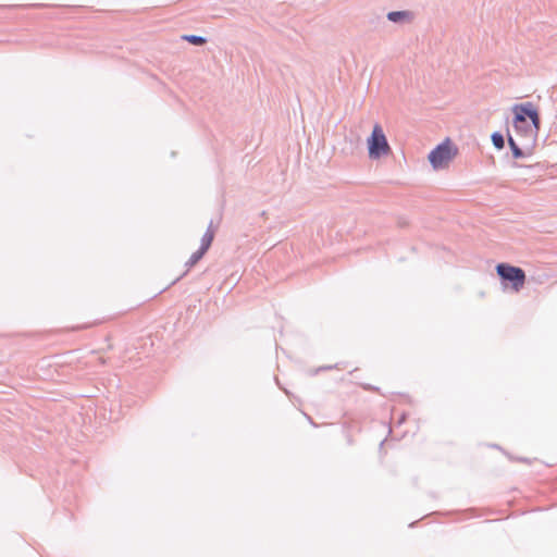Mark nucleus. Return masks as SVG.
<instances>
[{
	"label": "nucleus",
	"mask_w": 557,
	"mask_h": 557,
	"mask_svg": "<svg viewBox=\"0 0 557 557\" xmlns=\"http://www.w3.org/2000/svg\"><path fill=\"white\" fill-rule=\"evenodd\" d=\"M185 40L193 45L201 46L206 42V39L203 37H199L196 35H186L183 37Z\"/></svg>",
	"instance_id": "nucleus-6"
},
{
	"label": "nucleus",
	"mask_w": 557,
	"mask_h": 557,
	"mask_svg": "<svg viewBox=\"0 0 557 557\" xmlns=\"http://www.w3.org/2000/svg\"><path fill=\"white\" fill-rule=\"evenodd\" d=\"M213 238H214V232L211 228L207 230V232L203 234V236L201 238L200 248L196 252H194L190 256V258L188 259V261L186 262L187 271L190 270L193 267H195L198 263V261L205 256V253L210 248V246L213 242Z\"/></svg>",
	"instance_id": "nucleus-5"
},
{
	"label": "nucleus",
	"mask_w": 557,
	"mask_h": 557,
	"mask_svg": "<svg viewBox=\"0 0 557 557\" xmlns=\"http://www.w3.org/2000/svg\"><path fill=\"white\" fill-rule=\"evenodd\" d=\"M368 152L370 159H380L383 156H387L391 152L385 133L380 124H374L373 129L369 138L367 139Z\"/></svg>",
	"instance_id": "nucleus-3"
},
{
	"label": "nucleus",
	"mask_w": 557,
	"mask_h": 557,
	"mask_svg": "<svg viewBox=\"0 0 557 557\" xmlns=\"http://www.w3.org/2000/svg\"><path fill=\"white\" fill-rule=\"evenodd\" d=\"M405 14V12H391L388 18L393 22H398Z\"/></svg>",
	"instance_id": "nucleus-9"
},
{
	"label": "nucleus",
	"mask_w": 557,
	"mask_h": 557,
	"mask_svg": "<svg viewBox=\"0 0 557 557\" xmlns=\"http://www.w3.org/2000/svg\"><path fill=\"white\" fill-rule=\"evenodd\" d=\"M508 143H509V146H510V148H511V150H512L513 156H515L516 158H520V157H522V151H521V149L518 147V145L516 144V141L513 140V138H512V137H510V136H509V138H508Z\"/></svg>",
	"instance_id": "nucleus-8"
},
{
	"label": "nucleus",
	"mask_w": 557,
	"mask_h": 557,
	"mask_svg": "<svg viewBox=\"0 0 557 557\" xmlns=\"http://www.w3.org/2000/svg\"><path fill=\"white\" fill-rule=\"evenodd\" d=\"M496 272L503 281L511 283V289L518 293L525 283V272L518 267L508 263H499L496 265Z\"/></svg>",
	"instance_id": "nucleus-4"
},
{
	"label": "nucleus",
	"mask_w": 557,
	"mask_h": 557,
	"mask_svg": "<svg viewBox=\"0 0 557 557\" xmlns=\"http://www.w3.org/2000/svg\"><path fill=\"white\" fill-rule=\"evenodd\" d=\"M492 141L497 149L504 148V145H505L504 138H503V135H500L499 133H494L492 135Z\"/></svg>",
	"instance_id": "nucleus-7"
},
{
	"label": "nucleus",
	"mask_w": 557,
	"mask_h": 557,
	"mask_svg": "<svg viewBox=\"0 0 557 557\" xmlns=\"http://www.w3.org/2000/svg\"><path fill=\"white\" fill-rule=\"evenodd\" d=\"M513 112V127L521 135V137L533 140L540 131V114L532 102L515 104Z\"/></svg>",
	"instance_id": "nucleus-1"
},
{
	"label": "nucleus",
	"mask_w": 557,
	"mask_h": 557,
	"mask_svg": "<svg viewBox=\"0 0 557 557\" xmlns=\"http://www.w3.org/2000/svg\"><path fill=\"white\" fill-rule=\"evenodd\" d=\"M458 148L449 138L436 146L429 154V161L434 170L445 169L455 159Z\"/></svg>",
	"instance_id": "nucleus-2"
}]
</instances>
